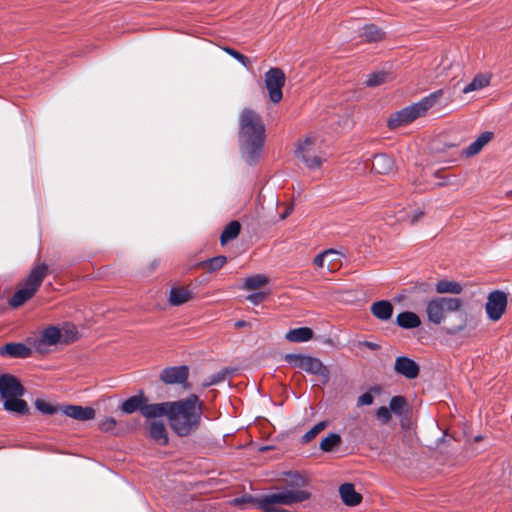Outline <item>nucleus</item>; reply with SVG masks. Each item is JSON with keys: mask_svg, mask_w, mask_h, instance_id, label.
Returning <instances> with one entry per match:
<instances>
[{"mask_svg": "<svg viewBox=\"0 0 512 512\" xmlns=\"http://www.w3.org/2000/svg\"><path fill=\"white\" fill-rule=\"evenodd\" d=\"M292 212V208L291 207H288L285 212L281 215V219H285L286 217H288L290 215V213Z\"/></svg>", "mask_w": 512, "mask_h": 512, "instance_id": "3c124183", "label": "nucleus"}, {"mask_svg": "<svg viewBox=\"0 0 512 512\" xmlns=\"http://www.w3.org/2000/svg\"><path fill=\"white\" fill-rule=\"evenodd\" d=\"M98 428L102 432L117 434V420L113 417L106 416L102 418L98 423Z\"/></svg>", "mask_w": 512, "mask_h": 512, "instance_id": "e433bc0d", "label": "nucleus"}, {"mask_svg": "<svg viewBox=\"0 0 512 512\" xmlns=\"http://www.w3.org/2000/svg\"><path fill=\"white\" fill-rule=\"evenodd\" d=\"M223 50L229 54L230 56H232L234 59H236L237 61H239L244 67H248L249 65V59L244 56L243 54L239 53L238 51L230 48V47H223Z\"/></svg>", "mask_w": 512, "mask_h": 512, "instance_id": "c03bdc74", "label": "nucleus"}, {"mask_svg": "<svg viewBox=\"0 0 512 512\" xmlns=\"http://www.w3.org/2000/svg\"><path fill=\"white\" fill-rule=\"evenodd\" d=\"M451 68V63L448 60H443L441 64L436 68L435 77L440 78L448 76V70Z\"/></svg>", "mask_w": 512, "mask_h": 512, "instance_id": "a18cd8bd", "label": "nucleus"}, {"mask_svg": "<svg viewBox=\"0 0 512 512\" xmlns=\"http://www.w3.org/2000/svg\"><path fill=\"white\" fill-rule=\"evenodd\" d=\"M35 407L37 408V410H39L41 413L43 414H47V415H53L55 414L58 410H60V407L57 408L56 406H53L52 404L46 402L45 400H42V399H37L35 401Z\"/></svg>", "mask_w": 512, "mask_h": 512, "instance_id": "ea45409f", "label": "nucleus"}, {"mask_svg": "<svg viewBox=\"0 0 512 512\" xmlns=\"http://www.w3.org/2000/svg\"><path fill=\"white\" fill-rule=\"evenodd\" d=\"M265 139L262 119L254 110L245 108L239 116V142L243 156L253 162L260 154Z\"/></svg>", "mask_w": 512, "mask_h": 512, "instance_id": "f03ea898", "label": "nucleus"}, {"mask_svg": "<svg viewBox=\"0 0 512 512\" xmlns=\"http://www.w3.org/2000/svg\"><path fill=\"white\" fill-rule=\"evenodd\" d=\"M391 410L388 407L381 406L376 412V418L381 424H387L391 420Z\"/></svg>", "mask_w": 512, "mask_h": 512, "instance_id": "79ce46f5", "label": "nucleus"}, {"mask_svg": "<svg viewBox=\"0 0 512 512\" xmlns=\"http://www.w3.org/2000/svg\"><path fill=\"white\" fill-rule=\"evenodd\" d=\"M265 87L268 91L269 99L273 103L281 101L283 94L282 88L285 84V74L279 68H270L264 76Z\"/></svg>", "mask_w": 512, "mask_h": 512, "instance_id": "9d476101", "label": "nucleus"}, {"mask_svg": "<svg viewBox=\"0 0 512 512\" xmlns=\"http://www.w3.org/2000/svg\"><path fill=\"white\" fill-rule=\"evenodd\" d=\"M189 369L187 366H176L164 369L160 379L166 384H183L188 378Z\"/></svg>", "mask_w": 512, "mask_h": 512, "instance_id": "ddd939ff", "label": "nucleus"}, {"mask_svg": "<svg viewBox=\"0 0 512 512\" xmlns=\"http://www.w3.org/2000/svg\"><path fill=\"white\" fill-rule=\"evenodd\" d=\"M405 405H406V400L404 397L394 396L390 400L389 408L392 413H394L396 415H401Z\"/></svg>", "mask_w": 512, "mask_h": 512, "instance_id": "4c0bfd02", "label": "nucleus"}, {"mask_svg": "<svg viewBox=\"0 0 512 512\" xmlns=\"http://www.w3.org/2000/svg\"><path fill=\"white\" fill-rule=\"evenodd\" d=\"M168 421L172 430L178 436H187L200 425L202 417V403L195 394L185 399L170 401Z\"/></svg>", "mask_w": 512, "mask_h": 512, "instance_id": "f257e3e1", "label": "nucleus"}, {"mask_svg": "<svg viewBox=\"0 0 512 512\" xmlns=\"http://www.w3.org/2000/svg\"><path fill=\"white\" fill-rule=\"evenodd\" d=\"M149 435L159 445H166L168 443L167 430L162 421H152L150 423Z\"/></svg>", "mask_w": 512, "mask_h": 512, "instance_id": "412c9836", "label": "nucleus"}, {"mask_svg": "<svg viewBox=\"0 0 512 512\" xmlns=\"http://www.w3.org/2000/svg\"><path fill=\"white\" fill-rule=\"evenodd\" d=\"M60 339V329L55 326L48 327L42 331L39 340L34 343V348L39 352H43L46 346H52L61 342Z\"/></svg>", "mask_w": 512, "mask_h": 512, "instance_id": "2eb2a0df", "label": "nucleus"}, {"mask_svg": "<svg viewBox=\"0 0 512 512\" xmlns=\"http://www.w3.org/2000/svg\"><path fill=\"white\" fill-rule=\"evenodd\" d=\"M372 314L380 320H388L393 314V306L389 301L381 300L372 304Z\"/></svg>", "mask_w": 512, "mask_h": 512, "instance_id": "5701e85b", "label": "nucleus"}, {"mask_svg": "<svg viewBox=\"0 0 512 512\" xmlns=\"http://www.w3.org/2000/svg\"><path fill=\"white\" fill-rule=\"evenodd\" d=\"M373 403V396L370 393H363L357 400L358 406L371 405Z\"/></svg>", "mask_w": 512, "mask_h": 512, "instance_id": "49530a36", "label": "nucleus"}, {"mask_svg": "<svg viewBox=\"0 0 512 512\" xmlns=\"http://www.w3.org/2000/svg\"><path fill=\"white\" fill-rule=\"evenodd\" d=\"M170 406V402L153 404H146V402H144L141 414L148 419L162 416H166L168 418Z\"/></svg>", "mask_w": 512, "mask_h": 512, "instance_id": "6ab92c4d", "label": "nucleus"}, {"mask_svg": "<svg viewBox=\"0 0 512 512\" xmlns=\"http://www.w3.org/2000/svg\"><path fill=\"white\" fill-rule=\"evenodd\" d=\"M424 215V211L417 207L413 209L410 213H405L404 215H401L399 219L401 220H408L411 223H415L418 221L422 216Z\"/></svg>", "mask_w": 512, "mask_h": 512, "instance_id": "37998d69", "label": "nucleus"}, {"mask_svg": "<svg viewBox=\"0 0 512 512\" xmlns=\"http://www.w3.org/2000/svg\"><path fill=\"white\" fill-rule=\"evenodd\" d=\"M323 141L315 134H309L300 140L295 150V156L302 161L309 170L318 169L325 160L322 151Z\"/></svg>", "mask_w": 512, "mask_h": 512, "instance_id": "0eeeda50", "label": "nucleus"}, {"mask_svg": "<svg viewBox=\"0 0 512 512\" xmlns=\"http://www.w3.org/2000/svg\"><path fill=\"white\" fill-rule=\"evenodd\" d=\"M60 411L64 415L79 421L92 420L96 415V412L92 407H83L79 405L61 406Z\"/></svg>", "mask_w": 512, "mask_h": 512, "instance_id": "4468645a", "label": "nucleus"}, {"mask_svg": "<svg viewBox=\"0 0 512 512\" xmlns=\"http://www.w3.org/2000/svg\"><path fill=\"white\" fill-rule=\"evenodd\" d=\"M145 398L142 395H136L125 400L121 405V410L126 414H131L137 410L142 413Z\"/></svg>", "mask_w": 512, "mask_h": 512, "instance_id": "c756f323", "label": "nucleus"}, {"mask_svg": "<svg viewBox=\"0 0 512 512\" xmlns=\"http://www.w3.org/2000/svg\"><path fill=\"white\" fill-rule=\"evenodd\" d=\"M394 167L393 159L385 154L375 155L372 160V170L378 174H388L394 170Z\"/></svg>", "mask_w": 512, "mask_h": 512, "instance_id": "aec40b11", "label": "nucleus"}, {"mask_svg": "<svg viewBox=\"0 0 512 512\" xmlns=\"http://www.w3.org/2000/svg\"><path fill=\"white\" fill-rule=\"evenodd\" d=\"M461 307L462 301L459 298L437 296L426 302L425 313L429 322L440 325L448 313L459 312Z\"/></svg>", "mask_w": 512, "mask_h": 512, "instance_id": "6e6552de", "label": "nucleus"}, {"mask_svg": "<svg viewBox=\"0 0 512 512\" xmlns=\"http://www.w3.org/2000/svg\"><path fill=\"white\" fill-rule=\"evenodd\" d=\"M23 394L24 388L14 376L9 374L0 376V395L4 400L5 410L17 414L27 413L28 405L21 399Z\"/></svg>", "mask_w": 512, "mask_h": 512, "instance_id": "20e7f679", "label": "nucleus"}, {"mask_svg": "<svg viewBox=\"0 0 512 512\" xmlns=\"http://www.w3.org/2000/svg\"><path fill=\"white\" fill-rule=\"evenodd\" d=\"M341 255L338 251L328 249L314 259V264L321 271L334 272L341 266Z\"/></svg>", "mask_w": 512, "mask_h": 512, "instance_id": "f8f14e48", "label": "nucleus"}, {"mask_svg": "<svg viewBox=\"0 0 512 512\" xmlns=\"http://www.w3.org/2000/svg\"><path fill=\"white\" fill-rule=\"evenodd\" d=\"M0 353L11 357L25 358L31 354V349L21 343H8L1 348Z\"/></svg>", "mask_w": 512, "mask_h": 512, "instance_id": "b1692460", "label": "nucleus"}, {"mask_svg": "<svg viewBox=\"0 0 512 512\" xmlns=\"http://www.w3.org/2000/svg\"><path fill=\"white\" fill-rule=\"evenodd\" d=\"M491 81V76L488 74H477L473 80L468 83L463 89V94H468L471 92L479 91L489 86Z\"/></svg>", "mask_w": 512, "mask_h": 512, "instance_id": "bb28decb", "label": "nucleus"}, {"mask_svg": "<svg viewBox=\"0 0 512 512\" xmlns=\"http://www.w3.org/2000/svg\"><path fill=\"white\" fill-rule=\"evenodd\" d=\"M47 271L48 267L45 264H39L33 267L9 300L10 306L17 308L31 299L42 284L45 276L47 275Z\"/></svg>", "mask_w": 512, "mask_h": 512, "instance_id": "423d86ee", "label": "nucleus"}, {"mask_svg": "<svg viewBox=\"0 0 512 512\" xmlns=\"http://www.w3.org/2000/svg\"><path fill=\"white\" fill-rule=\"evenodd\" d=\"M341 501L350 507L359 505L362 502V495L356 491L354 484L344 483L339 486Z\"/></svg>", "mask_w": 512, "mask_h": 512, "instance_id": "f3484780", "label": "nucleus"}, {"mask_svg": "<svg viewBox=\"0 0 512 512\" xmlns=\"http://www.w3.org/2000/svg\"><path fill=\"white\" fill-rule=\"evenodd\" d=\"M327 426L326 421H321L315 424L310 430H308L303 436V440L305 442H309L316 437L321 431H323Z\"/></svg>", "mask_w": 512, "mask_h": 512, "instance_id": "a19ab883", "label": "nucleus"}, {"mask_svg": "<svg viewBox=\"0 0 512 512\" xmlns=\"http://www.w3.org/2000/svg\"><path fill=\"white\" fill-rule=\"evenodd\" d=\"M412 291L417 293H428L430 291V284L426 282L417 283L412 288Z\"/></svg>", "mask_w": 512, "mask_h": 512, "instance_id": "09e8293b", "label": "nucleus"}, {"mask_svg": "<svg viewBox=\"0 0 512 512\" xmlns=\"http://www.w3.org/2000/svg\"><path fill=\"white\" fill-rule=\"evenodd\" d=\"M341 437L337 433H330L325 438L322 439L320 443V449L325 452H331L335 447L340 445Z\"/></svg>", "mask_w": 512, "mask_h": 512, "instance_id": "72a5a7b5", "label": "nucleus"}, {"mask_svg": "<svg viewBox=\"0 0 512 512\" xmlns=\"http://www.w3.org/2000/svg\"><path fill=\"white\" fill-rule=\"evenodd\" d=\"M61 339L62 343H70L75 341L78 338V331L74 325L65 324L61 329Z\"/></svg>", "mask_w": 512, "mask_h": 512, "instance_id": "f704fd0d", "label": "nucleus"}, {"mask_svg": "<svg viewBox=\"0 0 512 512\" xmlns=\"http://www.w3.org/2000/svg\"><path fill=\"white\" fill-rule=\"evenodd\" d=\"M494 137L491 131L481 133L464 151L466 157L477 155Z\"/></svg>", "mask_w": 512, "mask_h": 512, "instance_id": "a211bd4d", "label": "nucleus"}, {"mask_svg": "<svg viewBox=\"0 0 512 512\" xmlns=\"http://www.w3.org/2000/svg\"><path fill=\"white\" fill-rule=\"evenodd\" d=\"M246 325H247V323H246L245 321H242V320L237 321V322L235 323V327H237V328H241V327H244V326H246Z\"/></svg>", "mask_w": 512, "mask_h": 512, "instance_id": "603ef678", "label": "nucleus"}, {"mask_svg": "<svg viewBox=\"0 0 512 512\" xmlns=\"http://www.w3.org/2000/svg\"><path fill=\"white\" fill-rule=\"evenodd\" d=\"M390 79V74L385 71H377L369 74L365 80V84L368 87H375L385 83Z\"/></svg>", "mask_w": 512, "mask_h": 512, "instance_id": "473e14b6", "label": "nucleus"}, {"mask_svg": "<svg viewBox=\"0 0 512 512\" xmlns=\"http://www.w3.org/2000/svg\"><path fill=\"white\" fill-rule=\"evenodd\" d=\"M443 94L444 91L442 89H439L431 93L430 95L424 97L419 102L403 108L389 119V127L397 128L412 122L418 117L424 116L427 113V111L441 99Z\"/></svg>", "mask_w": 512, "mask_h": 512, "instance_id": "39448f33", "label": "nucleus"}, {"mask_svg": "<svg viewBox=\"0 0 512 512\" xmlns=\"http://www.w3.org/2000/svg\"><path fill=\"white\" fill-rule=\"evenodd\" d=\"M227 372H228V370L225 369V370H222V371L218 372L217 374L213 375L211 381L207 385L216 384V383L224 380Z\"/></svg>", "mask_w": 512, "mask_h": 512, "instance_id": "8fccbe9b", "label": "nucleus"}, {"mask_svg": "<svg viewBox=\"0 0 512 512\" xmlns=\"http://www.w3.org/2000/svg\"><path fill=\"white\" fill-rule=\"evenodd\" d=\"M507 296L504 292L496 290L489 294L486 303V313L490 320L497 321L505 312Z\"/></svg>", "mask_w": 512, "mask_h": 512, "instance_id": "9b49d317", "label": "nucleus"}, {"mask_svg": "<svg viewBox=\"0 0 512 512\" xmlns=\"http://www.w3.org/2000/svg\"><path fill=\"white\" fill-rule=\"evenodd\" d=\"M310 498V493L299 487H286L263 495L257 499L251 497L236 498L233 505H241L253 502L263 512H279L284 509L281 506H293Z\"/></svg>", "mask_w": 512, "mask_h": 512, "instance_id": "7ed1b4c3", "label": "nucleus"}, {"mask_svg": "<svg viewBox=\"0 0 512 512\" xmlns=\"http://www.w3.org/2000/svg\"><path fill=\"white\" fill-rule=\"evenodd\" d=\"M241 225L238 221L230 222L223 230L220 236L222 245L227 244L229 241L234 240L240 233Z\"/></svg>", "mask_w": 512, "mask_h": 512, "instance_id": "7c9ffc66", "label": "nucleus"}, {"mask_svg": "<svg viewBox=\"0 0 512 512\" xmlns=\"http://www.w3.org/2000/svg\"><path fill=\"white\" fill-rule=\"evenodd\" d=\"M394 369L398 374L408 379H415L419 374L418 364L414 360L404 356L396 358Z\"/></svg>", "mask_w": 512, "mask_h": 512, "instance_id": "dca6fc26", "label": "nucleus"}, {"mask_svg": "<svg viewBox=\"0 0 512 512\" xmlns=\"http://www.w3.org/2000/svg\"><path fill=\"white\" fill-rule=\"evenodd\" d=\"M285 360L292 367L299 368L309 374L318 375L322 377L324 381H327L329 378L328 368L316 357L302 354H287Z\"/></svg>", "mask_w": 512, "mask_h": 512, "instance_id": "1a4fd4ad", "label": "nucleus"}, {"mask_svg": "<svg viewBox=\"0 0 512 512\" xmlns=\"http://www.w3.org/2000/svg\"><path fill=\"white\" fill-rule=\"evenodd\" d=\"M269 282V279L264 274H254L248 276L243 281L244 290H256L264 287Z\"/></svg>", "mask_w": 512, "mask_h": 512, "instance_id": "c85d7f7f", "label": "nucleus"}, {"mask_svg": "<svg viewBox=\"0 0 512 512\" xmlns=\"http://www.w3.org/2000/svg\"><path fill=\"white\" fill-rule=\"evenodd\" d=\"M227 258L225 256H217L214 258H211L209 260L203 261L200 263V266L203 268H206L209 272L216 271L224 266L226 263Z\"/></svg>", "mask_w": 512, "mask_h": 512, "instance_id": "c9c22d12", "label": "nucleus"}, {"mask_svg": "<svg viewBox=\"0 0 512 512\" xmlns=\"http://www.w3.org/2000/svg\"><path fill=\"white\" fill-rule=\"evenodd\" d=\"M435 290L438 294H460L463 287L456 281L442 279L436 283Z\"/></svg>", "mask_w": 512, "mask_h": 512, "instance_id": "cd10ccee", "label": "nucleus"}, {"mask_svg": "<svg viewBox=\"0 0 512 512\" xmlns=\"http://www.w3.org/2000/svg\"><path fill=\"white\" fill-rule=\"evenodd\" d=\"M396 323L404 329H413L421 325L419 316L411 311H405L397 315Z\"/></svg>", "mask_w": 512, "mask_h": 512, "instance_id": "4be33fe9", "label": "nucleus"}, {"mask_svg": "<svg viewBox=\"0 0 512 512\" xmlns=\"http://www.w3.org/2000/svg\"><path fill=\"white\" fill-rule=\"evenodd\" d=\"M266 295L267 293L264 292L253 293L247 296V300L253 304H259L264 300Z\"/></svg>", "mask_w": 512, "mask_h": 512, "instance_id": "de8ad7c7", "label": "nucleus"}, {"mask_svg": "<svg viewBox=\"0 0 512 512\" xmlns=\"http://www.w3.org/2000/svg\"><path fill=\"white\" fill-rule=\"evenodd\" d=\"M191 298V291L185 287H173L169 293V303L173 306H180Z\"/></svg>", "mask_w": 512, "mask_h": 512, "instance_id": "393cba45", "label": "nucleus"}, {"mask_svg": "<svg viewBox=\"0 0 512 512\" xmlns=\"http://www.w3.org/2000/svg\"><path fill=\"white\" fill-rule=\"evenodd\" d=\"M456 318L458 320V323L455 325H450L447 328V332L450 334H456V333L464 330L467 326V317H466L465 313H463V312L458 313Z\"/></svg>", "mask_w": 512, "mask_h": 512, "instance_id": "58836bf2", "label": "nucleus"}, {"mask_svg": "<svg viewBox=\"0 0 512 512\" xmlns=\"http://www.w3.org/2000/svg\"><path fill=\"white\" fill-rule=\"evenodd\" d=\"M361 37L367 42H376L384 37V32L373 24L362 28Z\"/></svg>", "mask_w": 512, "mask_h": 512, "instance_id": "2f4dec72", "label": "nucleus"}, {"mask_svg": "<svg viewBox=\"0 0 512 512\" xmlns=\"http://www.w3.org/2000/svg\"><path fill=\"white\" fill-rule=\"evenodd\" d=\"M367 346L370 347V348H374L375 347V345L372 344V343H367Z\"/></svg>", "mask_w": 512, "mask_h": 512, "instance_id": "864d4df0", "label": "nucleus"}, {"mask_svg": "<svg viewBox=\"0 0 512 512\" xmlns=\"http://www.w3.org/2000/svg\"><path fill=\"white\" fill-rule=\"evenodd\" d=\"M313 337V331L308 327H299L289 330L285 338L294 343L307 342Z\"/></svg>", "mask_w": 512, "mask_h": 512, "instance_id": "a878e982", "label": "nucleus"}]
</instances>
